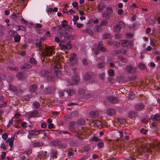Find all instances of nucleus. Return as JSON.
Instances as JSON below:
<instances>
[{
	"mask_svg": "<svg viewBox=\"0 0 160 160\" xmlns=\"http://www.w3.org/2000/svg\"><path fill=\"white\" fill-rule=\"evenodd\" d=\"M135 108L136 110L142 111L144 108V106L142 103H139L135 105Z\"/></svg>",
	"mask_w": 160,
	"mask_h": 160,
	"instance_id": "nucleus-19",
	"label": "nucleus"
},
{
	"mask_svg": "<svg viewBox=\"0 0 160 160\" xmlns=\"http://www.w3.org/2000/svg\"><path fill=\"white\" fill-rule=\"evenodd\" d=\"M26 74L23 72H18L17 74V77L19 80L23 79L26 77Z\"/></svg>",
	"mask_w": 160,
	"mask_h": 160,
	"instance_id": "nucleus-21",
	"label": "nucleus"
},
{
	"mask_svg": "<svg viewBox=\"0 0 160 160\" xmlns=\"http://www.w3.org/2000/svg\"><path fill=\"white\" fill-rule=\"evenodd\" d=\"M86 122L85 120L81 118L79 119L77 121L78 124V125L81 126L85 124Z\"/></svg>",
	"mask_w": 160,
	"mask_h": 160,
	"instance_id": "nucleus-31",
	"label": "nucleus"
},
{
	"mask_svg": "<svg viewBox=\"0 0 160 160\" xmlns=\"http://www.w3.org/2000/svg\"><path fill=\"white\" fill-rule=\"evenodd\" d=\"M9 89L12 91H16L17 88L16 87L14 86H13L11 84L9 85Z\"/></svg>",
	"mask_w": 160,
	"mask_h": 160,
	"instance_id": "nucleus-45",
	"label": "nucleus"
},
{
	"mask_svg": "<svg viewBox=\"0 0 160 160\" xmlns=\"http://www.w3.org/2000/svg\"><path fill=\"white\" fill-rule=\"evenodd\" d=\"M68 128L70 131H73V130L78 127V125L74 121H72L68 123Z\"/></svg>",
	"mask_w": 160,
	"mask_h": 160,
	"instance_id": "nucleus-9",
	"label": "nucleus"
},
{
	"mask_svg": "<svg viewBox=\"0 0 160 160\" xmlns=\"http://www.w3.org/2000/svg\"><path fill=\"white\" fill-rule=\"evenodd\" d=\"M31 67V65L28 63H25L21 67V69H29Z\"/></svg>",
	"mask_w": 160,
	"mask_h": 160,
	"instance_id": "nucleus-27",
	"label": "nucleus"
},
{
	"mask_svg": "<svg viewBox=\"0 0 160 160\" xmlns=\"http://www.w3.org/2000/svg\"><path fill=\"white\" fill-rule=\"evenodd\" d=\"M59 133L61 135H62V134H67L69 135L70 136H71V133H70V132H68V131H64V130L60 131L59 132Z\"/></svg>",
	"mask_w": 160,
	"mask_h": 160,
	"instance_id": "nucleus-42",
	"label": "nucleus"
},
{
	"mask_svg": "<svg viewBox=\"0 0 160 160\" xmlns=\"http://www.w3.org/2000/svg\"><path fill=\"white\" fill-rule=\"evenodd\" d=\"M125 27V23L122 21H119L115 26L114 29L116 31H119L120 29Z\"/></svg>",
	"mask_w": 160,
	"mask_h": 160,
	"instance_id": "nucleus-5",
	"label": "nucleus"
},
{
	"mask_svg": "<svg viewBox=\"0 0 160 160\" xmlns=\"http://www.w3.org/2000/svg\"><path fill=\"white\" fill-rule=\"evenodd\" d=\"M150 45L152 46H154L156 45V42L154 40L150 39Z\"/></svg>",
	"mask_w": 160,
	"mask_h": 160,
	"instance_id": "nucleus-58",
	"label": "nucleus"
},
{
	"mask_svg": "<svg viewBox=\"0 0 160 160\" xmlns=\"http://www.w3.org/2000/svg\"><path fill=\"white\" fill-rule=\"evenodd\" d=\"M59 46L62 49L64 50L68 49H70L72 48L71 45L70 44V42H69L68 43L64 42L63 44L60 43Z\"/></svg>",
	"mask_w": 160,
	"mask_h": 160,
	"instance_id": "nucleus-6",
	"label": "nucleus"
},
{
	"mask_svg": "<svg viewBox=\"0 0 160 160\" xmlns=\"http://www.w3.org/2000/svg\"><path fill=\"white\" fill-rule=\"evenodd\" d=\"M85 32L88 33L91 35H93V32L89 29H86L85 30Z\"/></svg>",
	"mask_w": 160,
	"mask_h": 160,
	"instance_id": "nucleus-52",
	"label": "nucleus"
},
{
	"mask_svg": "<svg viewBox=\"0 0 160 160\" xmlns=\"http://www.w3.org/2000/svg\"><path fill=\"white\" fill-rule=\"evenodd\" d=\"M107 114L109 116H114L116 113L115 110L112 108H109L106 111Z\"/></svg>",
	"mask_w": 160,
	"mask_h": 160,
	"instance_id": "nucleus-20",
	"label": "nucleus"
},
{
	"mask_svg": "<svg viewBox=\"0 0 160 160\" xmlns=\"http://www.w3.org/2000/svg\"><path fill=\"white\" fill-rule=\"evenodd\" d=\"M102 38L103 39H110L111 38V35L108 33H104L102 35Z\"/></svg>",
	"mask_w": 160,
	"mask_h": 160,
	"instance_id": "nucleus-36",
	"label": "nucleus"
},
{
	"mask_svg": "<svg viewBox=\"0 0 160 160\" xmlns=\"http://www.w3.org/2000/svg\"><path fill=\"white\" fill-rule=\"evenodd\" d=\"M106 7V5L103 3H100L98 6V10L99 12H101Z\"/></svg>",
	"mask_w": 160,
	"mask_h": 160,
	"instance_id": "nucleus-28",
	"label": "nucleus"
},
{
	"mask_svg": "<svg viewBox=\"0 0 160 160\" xmlns=\"http://www.w3.org/2000/svg\"><path fill=\"white\" fill-rule=\"evenodd\" d=\"M14 77L13 76H8L7 79V80L8 82H10L13 79Z\"/></svg>",
	"mask_w": 160,
	"mask_h": 160,
	"instance_id": "nucleus-59",
	"label": "nucleus"
},
{
	"mask_svg": "<svg viewBox=\"0 0 160 160\" xmlns=\"http://www.w3.org/2000/svg\"><path fill=\"white\" fill-rule=\"evenodd\" d=\"M54 74L58 78H60L62 75L61 72L58 69V70H54Z\"/></svg>",
	"mask_w": 160,
	"mask_h": 160,
	"instance_id": "nucleus-34",
	"label": "nucleus"
},
{
	"mask_svg": "<svg viewBox=\"0 0 160 160\" xmlns=\"http://www.w3.org/2000/svg\"><path fill=\"white\" fill-rule=\"evenodd\" d=\"M38 156L40 159H44L47 158V152L46 151H40L38 153Z\"/></svg>",
	"mask_w": 160,
	"mask_h": 160,
	"instance_id": "nucleus-12",
	"label": "nucleus"
},
{
	"mask_svg": "<svg viewBox=\"0 0 160 160\" xmlns=\"http://www.w3.org/2000/svg\"><path fill=\"white\" fill-rule=\"evenodd\" d=\"M68 22L66 20H64L62 22L61 25L62 27L64 28L67 25Z\"/></svg>",
	"mask_w": 160,
	"mask_h": 160,
	"instance_id": "nucleus-55",
	"label": "nucleus"
},
{
	"mask_svg": "<svg viewBox=\"0 0 160 160\" xmlns=\"http://www.w3.org/2000/svg\"><path fill=\"white\" fill-rule=\"evenodd\" d=\"M108 73L110 76H113L114 75V71L112 69H110L108 71Z\"/></svg>",
	"mask_w": 160,
	"mask_h": 160,
	"instance_id": "nucleus-47",
	"label": "nucleus"
},
{
	"mask_svg": "<svg viewBox=\"0 0 160 160\" xmlns=\"http://www.w3.org/2000/svg\"><path fill=\"white\" fill-rule=\"evenodd\" d=\"M29 62L31 63L32 64H35L37 62L35 59L33 58H31L30 59Z\"/></svg>",
	"mask_w": 160,
	"mask_h": 160,
	"instance_id": "nucleus-50",
	"label": "nucleus"
},
{
	"mask_svg": "<svg viewBox=\"0 0 160 160\" xmlns=\"http://www.w3.org/2000/svg\"><path fill=\"white\" fill-rule=\"evenodd\" d=\"M37 86L35 84H33L30 86L29 87V89L30 92H36L37 90Z\"/></svg>",
	"mask_w": 160,
	"mask_h": 160,
	"instance_id": "nucleus-24",
	"label": "nucleus"
},
{
	"mask_svg": "<svg viewBox=\"0 0 160 160\" xmlns=\"http://www.w3.org/2000/svg\"><path fill=\"white\" fill-rule=\"evenodd\" d=\"M92 140L93 141L97 142L98 141H100L101 140V139H98L97 137H94L92 138Z\"/></svg>",
	"mask_w": 160,
	"mask_h": 160,
	"instance_id": "nucleus-61",
	"label": "nucleus"
},
{
	"mask_svg": "<svg viewBox=\"0 0 160 160\" xmlns=\"http://www.w3.org/2000/svg\"><path fill=\"white\" fill-rule=\"evenodd\" d=\"M33 105L35 109H38L40 108V105L37 101L34 102L33 103Z\"/></svg>",
	"mask_w": 160,
	"mask_h": 160,
	"instance_id": "nucleus-35",
	"label": "nucleus"
},
{
	"mask_svg": "<svg viewBox=\"0 0 160 160\" xmlns=\"http://www.w3.org/2000/svg\"><path fill=\"white\" fill-rule=\"evenodd\" d=\"M32 150L31 149H28L27 151L24 152V154L28 155L31 154L32 152Z\"/></svg>",
	"mask_w": 160,
	"mask_h": 160,
	"instance_id": "nucleus-49",
	"label": "nucleus"
},
{
	"mask_svg": "<svg viewBox=\"0 0 160 160\" xmlns=\"http://www.w3.org/2000/svg\"><path fill=\"white\" fill-rule=\"evenodd\" d=\"M89 114L91 117L96 118L98 116L99 113L98 111L93 110L90 112Z\"/></svg>",
	"mask_w": 160,
	"mask_h": 160,
	"instance_id": "nucleus-15",
	"label": "nucleus"
},
{
	"mask_svg": "<svg viewBox=\"0 0 160 160\" xmlns=\"http://www.w3.org/2000/svg\"><path fill=\"white\" fill-rule=\"evenodd\" d=\"M111 54L112 55H116L119 54H120L122 53V50H115L113 51H112L111 52Z\"/></svg>",
	"mask_w": 160,
	"mask_h": 160,
	"instance_id": "nucleus-29",
	"label": "nucleus"
},
{
	"mask_svg": "<svg viewBox=\"0 0 160 160\" xmlns=\"http://www.w3.org/2000/svg\"><path fill=\"white\" fill-rule=\"evenodd\" d=\"M67 141V139L63 138L61 140H58V146L59 148H65L66 147L67 144L65 143Z\"/></svg>",
	"mask_w": 160,
	"mask_h": 160,
	"instance_id": "nucleus-4",
	"label": "nucleus"
},
{
	"mask_svg": "<svg viewBox=\"0 0 160 160\" xmlns=\"http://www.w3.org/2000/svg\"><path fill=\"white\" fill-rule=\"evenodd\" d=\"M42 145V143L41 142H35L34 143L32 146L34 147H36L41 146Z\"/></svg>",
	"mask_w": 160,
	"mask_h": 160,
	"instance_id": "nucleus-40",
	"label": "nucleus"
},
{
	"mask_svg": "<svg viewBox=\"0 0 160 160\" xmlns=\"http://www.w3.org/2000/svg\"><path fill=\"white\" fill-rule=\"evenodd\" d=\"M106 14L108 15V17L109 18L111 16V14L113 13V10L111 7H108L106 9Z\"/></svg>",
	"mask_w": 160,
	"mask_h": 160,
	"instance_id": "nucleus-22",
	"label": "nucleus"
},
{
	"mask_svg": "<svg viewBox=\"0 0 160 160\" xmlns=\"http://www.w3.org/2000/svg\"><path fill=\"white\" fill-rule=\"evenodd\" d=\"M118 58L122 63H126L127 61V59L125 58L121 55L118 56Z\"/></svg>",
	"mask_w": 160,
	"mask_h": 160,
	"instance_id": "nucleus-33",
	"label": "nucleus"
},
{
	"mask_svg": "<svg viewBox=\"0 0 160 160\" xmlns=\"http://www.w3.org/2000/svg\"><path fill=\"white\" fill-rule=\"evenodd\" d=\"M78 112L77 110H75L71 113V116L72 117H77L79 115Z\"/></svg>",
	"mask_w": 160,
	"mask_h": 160,
	"instance_id": "nucleus-30",
	"label": "nucleus"
},
{
	"mask_svg": "<svg viewBox=\"0 0 160 160\" xmlns=\"http://www.w3.org/2000/svg\"><path fill=\"white\" fill-rule=\"evenodd\" d=\"M138 66L141 69H145L146 68L144 64L142 63H140L139 64Z\"/></svg>",
	"mask_w": 160,
	"mask_h": 160,
	"instance_id": "nucleus-54",
	"label": "nucleus"
},
{
	"mask_svg": "<svg viewBox=\"0 0 160 160\" xmlns=\"http://www.w3.org/2000/svg\"><path fill=\"white\" fill-rule=\"evenodd\" d=\"M137 115V113L134 111H131L129 112V117L132 118L136 117Z\"/></svg>",
	"mask_w": 160,
	"mask_h": 160,
	"instance_id": "nucleus-23",
	"label": "nucleus"
},
{
	"mask_svg": "<svg viewBox=\"0 0 160 160\" xmlns=\"http://www.w3.org/2000/svg\"><path fill=\"white\" fill-rule=\"evenodd\" d=\"M28 132L29 133V135H31L37 136L40 133V130H36L35 129L29 131Z\"/></svg>",
	"mask_w": 160,
	"mask_h": 160,
	"instance_id": "nucleus-18",
	"label": "nucleus"
},
{
	"mask_svg": "<svg viewBox=\"0 0 160 160\" xmlns=\"http://www.w3.org/2000/svg\"><path fill=\"white\" fill-rule=\"evenodd\" d=\"M51 144L53 146H58V140L52 141L51 142Z\"/></svg>",
	"mask_w": 160,
	"mask_h": 160,
	"instance_id": "nucleus-53",
	"label": "nucleus"
},
{
	"mask_svg": "<svg viewBox=\"0 0 160 160\" xmlns=\"http://www.w3.org/2000/svg\"><path fill=\"white\" fill-rule=\"evenodd\" d=\"M42 75L44 77H46V79L48 81L54 82L55 81V78L50 72L45 70L44 71Z\"/></svg>",
	"mask_w": 160,
	"mask_h": 160,
	"instance_id": "nucleus-3",
	"label": "nucleus"
},
{
	"mask_svg": "<svg viewBox=\"0 0 160 160\" xmlns=\"http://www.w3.org/2000/svg\"><path fill=\"white\" fill-rule=\"evenodd\" d=\"M58 152L57 150H52V152L50 153V160H54V158H57Z\"/></svg>",
	"mask_w": 160,
	"mask_h": 160,
	"instance_id": "nucleus-17",
	"label": "nucleus"
},
{
	"mask_svg": "<svg viewBox=\"0 0 160 160\" xmlns=\"http://www.w3.org/2000/svg\"><path fill=\"white\" fill-rule=\"evenodd\" d=\"M108 23V22L106 20H103L102 21L101 23L99 24L100 26L103 27L107 26Z\"/></svg>",
	"mask_w": 160,
	"mask_h": 160,
	"instance_id": "nucleus-38",
	"label": "nucleus"
},
{
	"mask_svg": "<svg viewBox=\"0 0 160 160\" xmlns=\"http://www.w3.org/2000/svg\"><path fill=\"white\" fill-rule=\"evenodd\" d=\"M43 43H42L41 39L39 40L38 42L35 43L34 45L36 48H38V50L42 51H44L45 55L47 56H50L52 55L53 52V50L52 48H49L48 47H45V48L43 45Z\"/></svg>",
	"mask_w": 160,
	"mask_h": 160,
	"instance_id": "nucleus-1",
	"label": "nucleus"
},
{
	"mask_svg": "<svg viewBox=\"0 0 160 160\" xmlns=\"http://www.w3.org/2000/svg\"><path fill=\"white\" fill-rule=\"evenodd\" d=\"M101 26H100V25H97L94 27V29L95 31L98 32H101L102 30V28H101Z\"/></svg>",
	"mask_w": 160,
	"mask_h": 160,
	"instance_id": "nucleus-37",
	"label": "nucleus"
},
{
	"mask_svg": "<svg viewBox=\"0 0 160 160\" xmlns=\"http://www.w3.org/2000/svg\"><path fill=\"white\" fill-rule=\"evenodd\" d=\"M94 76L93 73L91 72H87L84 75V79L86 81L90 80Z\"/></svg>",
	"mask_w": 160,
	"mask_h": 160,
	"instance_id": "nucleus-11",
	"label": "nucleus"
},
{
	"mask_svg": "<svg viewBox=\"0 0 160 160\" xmlns=\"http://www.w3.org/2000/svg\"><path fill=\"white\" fill-rule=\"evenodd\" d=\"M18 27L17 31L22 30L23 31H26V28L25 27L21 26H18Z\"/></svg>",
	"mask_w": 160,
	"mask_h": 160,
	"instance_id": "nucleus-44",
	"label": "nucleus"
},
{
	"mask_svg": "<svg viewBox=\"0 0 160 160\" xmlns=\"http://www.w3.org/2000/svg\"><path fill=\"white\" fill-rule=\"evenodd\" d=\"M14 137L11 138V140L8 142V144L11 148H12L13 147V142L14 140Z\"/></svg>",
	"mask_w": 160,
	"mask_h": 160,
	"instance_id": "nucleus-41",
	"label": "nucleus"
},
{
	"mask_svg": "<svg viewBox=\"0 0 160 160\" xmlns=\"http://www.w3.org/2000/svg\"><path fill=\"white\" fill-rule=\"evenodd\" d=\"M126 70L128 73L132 74L136 72V68L131 65H127L125 68Z\"/></svg>",
	"mask_w": 160,
	"mask_h": 160,
	"instance_id": "nucleus-8",
	"label": "nucleus"
},
{
	"mask_svg": "<svg viewBox=\"0 0 160 160\" xmlns=\"http://www.w3.org/2000/svg\"><path fill=\"white\" fill-rule=\"evenodd\" d=\"M70 72V75L71 77L68 79V83L71 85H76L79 83V78L77 74L76 68H72Z\"/></svg>",
	"mask_w": 160,
	"mask_h": 160,
	"instance_id": "nucleus-2",
	"label": "nucleus"
},
{
	"mask_svg": "<svg viewBox=\"0 0 160 160\" xmlns=\"http://www.w3.org/2000/svg\"><path fill=\"white\" fill-rule=\"evenodd\" d=\"M108 100L111 103L116 104L118 102V99L115 97L111 96L108 97Z\"/></svg>",
	"mask_w": 160,
	"mask_h": 160,
	"instance_id": "nucleus-16",
	"label": "nucleus"
},
{
	"mask_svg": "<svg viewBox=\"0 0 160 160\" xmlns=\"http://www.w3.org/2000/svg\"><path fill=\"white\" fill-rule=\"evenodd\" d=\"M2 138L5 140H6L8 138V135L7 133H4L2 135Z\"/></svg>",
	"mask_w": 160,
	"mask_h": 160,
	"instance_id": "nucleus-57",
	"label": "nucleus"
},
{
	"mask_svg": "<svg viewBox=\"0 0 160 160\" xmlns=\"http://www.w3.org/2000/svg\"><path fill=\"white\" fill-rule=\"evenodd\" d=\"M78 92L80 94H83L85 92V90L84 89L80 88L78 90Z\"/></svg>",
	"mask_w": 160,
	"mask_h": 160,
	"instance_id": "nucleus-48",
	"label": "nucleus"
},
{
	"mask_svg": "<svg viewBox=\"0 0 160 160\" xmlns=\"http://www.w3.org/2000/svg\"><path fill=\"white\" fill-rule=\"evenodd\" d=\"M72 5L74 8H76L78 7V3L76 2H74L72 3Z\"/></svg>",
	"mask_w": 160,
	"mask_h": 160,
	"instance_id": "nucleus-64",
	"label": "nucleus"
},
{
	"mask_svg": "<svg viewBox=\"0 0 160 160\" xmlns=\"http://www.w3.org/2000/svg\"><path fill=\"white\" fill-rule=\"evenodd\" d=\"M27 123L26 122H23L21 124V126L23 128H26L27 127Z\"/></svg>",
	"mask_w": 160,
	"mask_h": 160,
	"instance_id": "nucleus-56",
	"label": "nucleus"
},
{
	"mask_svg": "<svg viewBox=\"0 0 160 160\" xmlns=\"http://www.w3.org/2000/svg\"><path fill=\"white\" fill-rule=\"evenodd\" d=\"M40 133L43 134L44 137H47V134L45 132L44 130H40Z\"/></svg>",
	"mask_w": 160,
	"mask_h": 160,
	"instance_id": "nucleus-60",
	"label": "nucleus"
},
{
	"mask_svg": "<svg viewBox=\"0 0 160 160\" xmlns=\"http://www.w3.org/2000/svg\"><path fill=\"white\" fill-rule=\"evenodd\" d=\"M118 13L120 15H121L123 12V10L122 9H119L117 11Z\"/></svg>",
	"mask_w": 160,
	"mask_h": 160,
	"instance_id": "nucleus-63",
	"label": "nucleus"
},
{
	"mask_svg": "<svg viewBox=\"0 0 160 160\" xmlns=\"http://www.w3.org/2000/svg\"><path fill=\"white\" fill-rule=\"evenodd\" d=\"M64 91L68 93V95L69 96H71L75 94L76 92V91L73 89H68L64 90Z\"/></svg>",
	"mask_w": 160,
	"mask_h": 160,
	"instance_id": "nucleus-26",
	"label": "nucleus"
},
{
	"mask_svg": "<svg viewBox=\"0 0 160 160\" xmlns=\"http://www.w3.org/2000/svg\"><path fill=\"white\" fill-rule=\"evenodd\" d=\"M101 51L102 52H105L106 51V49L103 46H101L100 47H98L97 50L96 52H98L99 53V52Z\"/></svg>",
	"mask_w": 160,
	"mask_h": 160,
	"instance_id": "nucleus-32",
	"label": "nucleus"
},
{
	"mask_svg": "<svg viewBox=\"0 0 160 160\" xmlns=\"http://www.w3.org/2000/svg\"><path fill=\"white\" fill-rule=\"evenodd\" d=\"M150 119L152 121H160V114L156 113L155 114H152L150 116Z\"/></svg>",
	"mask_w": 160,
	"mask_h": 160,
	"instance_id": "nucleus-10",
	"label": "nucleus"
},
{
	"mask_svg": "<svg viewBox=\"0 0 160 160\" xmlns=\"http://www.w3.org/2000/svg\"><path fill=\"white\" fill-rule=\"evenodd\" d=\"M148 131V130L144 128H142L140 130L142 134L144 135H146Z\"/></svg>",
	"mask_w": 160,
	"mask_h": 160,
	"instance_id": "nucleus-46",
	"label": "nucleus"
},
{
	"mask_svg": "<svg viewBox=\"0 0 160 160\" xmlns=\"http://www.w3.org/2000/svg\"><path fill=\"white\" fill-rule=\"evenodd\" d=\"M11 33L14 37V41L16 42H18L20 41L21 36L18 33L15 31H12Z\"/></svg>",
	"mask_w": 160,
	"mask_h": 160,
	"instance_id": "nucleus-7",
	"label": "nucleus"
},
{
	"mask_svg": "<svg viewBox=\"0 0 160 160\" xmlns=\"http://www.w3.org/2000/svg\"><path fill=\"white\" fill-rule=\"evenodd\" d=\"M97 145L99 148H102L103 147L104 144L103 142H99L98 143Z\"/></svg>",
	"mask_w": 160,
	"mask_h": 160,
	"instance_id": "nucleus-51",
	"label": "nucleus"
},
{
	"mask_svg": "<svg viewBox=\"0 0 160 160\" xmlns=\"http://www.w3.org/2000/svg\"><path fill=\"white\" fill-rule=\"evenodd\" d=\"M73 37L71 35L68 34L65 37V39L67 40H71L73 38Z\"/></svg>",
	"mask_w": 160,
	"mask_h": 160,
	"instance_id": "nucleus-39",
	"label": "nucleus"
},
{
	"mask_svg": "<svg viewBox=\"0 0 160 160\" xmlns=\"http://www.w3.org/2000/svg\"><path fill=\"white\" fill-rule=\"evenodd\" d=\"M38 112L37 110H34L33 111L30 112L28 114V118H32L37 117Z\"/></svg>",
	"mask_w": 160,
	"mask_h": 160,
	"instance_id": "nucleus-14",
	"label": "nucleus"
},
{
	"mask_svg": "<svg viewBox=\"0 0 160 160\" xmlns=\"http://www.w3.org/2000/svg\"><path fill=\"white\" fill-rule=\"evenodd\" d=\"M79 19V17L78 16L74 15L73 16L72 21H77Z\"/></svg>",
	"mask_w": 160,
	"mask_h": 160,
	"instance_id": "nucleus-62",
	"label": "nucleus"
},
{
	"mask_svg": "<svg viewBox=\"0 0 160 160\" xmlns=\"http://www.w3.org/2000/svg\"><path fill=\"white\" fill-rule=\"evenodd\" d=\"M105 62H101L99 63L97 65V67L98 68L100 69L104 67L105 65Z\"/></svg>",
	"mask_w": 160,
	"mask_h": 160,
	"instance_id": "nucleus-43",
	"label": "nucleus"
},
{
	"mask_svg": "<svg viewBox=\"0 0 160 160\" xmlns=\"http://www.w3.org/2000/svg\"><path fill=\"white\" fill-rule=\"evenodd\" d=\"M122 46L123 47H131L132 45V43L130 41L127 40H122L121 42Z\"/></svg>",
	"mask_w": 160,
	"mask_h": 160,
	"instance_id": "nucleus-13",
	"label": "nucleus"
},
{
	"mask_svg": "<svg viewBox=\"0 0 160 160\" xmlns=\"http://www.w3.org/2000/svg\"><path fill=\"white\" fill-rule=\"evenodd\" d=\"M77 57V55L76 54L74 53H71L69 57V60L70 62H72L74 61Z\"/></svg>",
	"mask_w": 160,
	"mask_h": 160,
	"instance_id": "nucleus-25",
	"label": "nucleus"
}]
</instances>
